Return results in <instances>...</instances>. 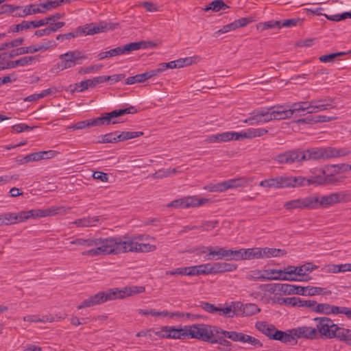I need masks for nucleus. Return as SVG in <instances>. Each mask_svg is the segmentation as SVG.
<instances>
[{
  "label": "nucleus",
  "instance_id": "obj_1",
  "mask_svg": "<svg viewBox=\"0 0 351 351\" xmlns=\"http://www.w3.org/2000/svg\"><path fill=\"white\" fill-rule=\"evenodd\" d=\"M119 27V24L117 23H107L106 21H99L98 23H91L84 26H79L75 32L59 34L56 36V40L61 41L71 40L82 34L93 35L108 30H113Z\"/></svg>",
  "mask_w": 351,
  "mask_h": 351
},
{
  "label": "nucleus",
  "instance_id": "obj_2",
  "mask_svg": "<svg viewBox=\"0 0 351 351\" xmlns=\"http://www.w3.org/2000/svg\"><path fill=\"white\" fill-rule=\"evenodd\" d=\"M106 255L119 254L126 252H136L138 241L135 238L126 235L121 237H106Z\"/></svg>",
  "mask_w": 351,
  "mask_h": 351
},
{
  "label": "nucleus",
  "instance_id": "obj_3",
  "mask_svg": "<svg viewBox=\"0 0 351 351\" xmlns=\"http://www.w3.org/2000/svg\"><path fill=\"white\" fill-rule=\"evenodd\" d=\"M106 238L102 237H95V238H77L74 240H72L70 243L71 245H76L80 246H83L86 247H91L88 250H86L82 252L83 256H97L99 255H106Z\"/></svg>",
  "mask_w": 351,
  "mask_h": 351
},
{
  "label": "nucleus",
  "instance_id": "obj_4",
  "mask_svg": "<svg viewBox=\"0 0 351 351\" xmlns=\"http://www.w3.org/2000/svg\"><path fill=\"white\" fill-rule=\"evenodd\" d=\"M313 199L317 200L315 209L319 208H327L335 204L346 202L351 200V195L345 191L339 193H332L328 195H324L321 197L313 196Z\"/></svg>",
  "mask_w": 351,
  "mask_h": 351
},
{
  "label": "nucleus",
  "instance_id": "obj_5",
  "mask_svg": "<svg viewBox=\"0 0 351 351\" xmlns=\"http://www.w3.org/2000/svg\"><path fill=\"white\" fill-rule=\"evenodd\" d=\"M145 288L143 286L125 287L123 288H112L106 291L107 301L122 300L133 295L145 292Z\"/></svg>",
  "mask_w": 351,
  "mask_h": 351
},
{
  "label": "nucleus",
  "instance_id": "obj_6",
  "mask_svg": "<svg viewBox=\"0 0 351 351\" xmlns=\"http://www.w3.org/2000/svg\"><path fill=\"white\" fill-rule=\"evenodd\" d=\"M188 326V336L205 342L212 343L215 337H213L212 326L204 324H195Z\"/></svg>",
  "mask_w": 351,
  "mask_h": 351
},
{
  "label": "nucleus",
  "instance_id": "obj_7",
  "mask_svg": "<svg viewBox=\"0 0 351 351\" xmlns=\"http://www.w3.org/2000/svg\"><path fill=\"white\" fill-rule=\"evenodd\" d=\"M314 320L317 322V336L319 335L322 338L332 339L335 338V330L337 329V325L334 324L333 321L327 317H315Z\"/></svg>",
  "mask_w": 351,
  "mask_h": 351
},
{
  "label": "nucleus",
  "instance_id": "obj_8",
  "mask_svg": "<svg viewBox=\"0 0 351 351\" xmlns=\"http://www.w3.org/2000/svg\"><path fill=\"white\" fill-rule=\"evenodd\" d=\"M61 63L59 66L61 71L72 68L76 64H81L82 60L87 57L78 50L70 51L60 56Z\"/></svg>",
  "mask_w": 351,
  "mask_h": 351
},
{
  "label": "nucleus",
  "instance_id": "obj_9",
  "mask_svg": "<svg viewBox=\"0 0 351 351\" xmlns=\"http://www.w3.org/2000/svg\"><path fill=\"white\" fill-rule=\"evenodd\" d=\"M316 203L317 200L313 199V196L308 195L287 201L284 204V208L287 210L293 209L315 210Z\"/></svg>",
  "mask_w": 351,
  "mask_h": 351
},
{
  "label": "nucleus",
  "instance_id": "obj_10",
  "mask_svg": "<svg viewBox=\"0 0 351 351\" xmlns=\"http://www.w3.org/2000/svg\"><path fill=\"white\" fill-rule=\"evenodd\" d=\"M301 162L306 160H328V147H313L304 150L300 149Z\"/></svg>",
  "mask_w": 351,
  "mask_h": 351
},
{
  "label": "nucleus",
  "instance_id": "obj_11",
  "mask_svg": "<svg viewBox=\"0 0 351 351\" xmlns=\"http://www.w3.org/2000/svg\"><path fill=\"white\" fill-rule=\"evenodd\" d=\"M296 268L298 278L283 276L282 277H285L286 279H280V280L307 282L311 279L308 273L316 269L317 266L311 263H307L302 266L296 267Z\"/></svg>",
  "mask_w": 351,
  "mask_h": 351
},
{
  "label": "nucleus",
  "instance_id": "obj_12",
  "mask_svg": "<svg viewBox=\"0 0 351 351\" xmlns=\"http://www.w3.org/2000/svg\"><path fill=\"white\" fill-rule=\"evenodd\" d=\"M271 287L269 291H278L285 295H303L304 293V287L290 285V284H282V283H276V284H271L269 285Z\"/></svg>",
  "mask_w": 351,
  "mask_h": 351
},
{
  "label": "nucleus",
  "instance_id": "obj_13",
  "mask_svg": "<svg viewBox=\"0 0 351 351\" xmlns=\"http://www.w3.org/2000/svg\"><path fill=\"white\" fill-rule=\"evenodd\" d=\"M279 164H293L300 162V149H293L278 154L274 158Z\"/></svg>",
  "mask_w": 351,
  "mask_h": 351
},
{
  "label": "nucleus",
  "instance_id": "obj_14",
  "mask_svg": "<svg viewBox=\"0 0 351 351\" xmlns=\"http://www.w3.org/2000/svg\"><path fill=\"white\" fill-rule=\"evenodd\" d=\"M155 46L152 42L139 41L130 43L127 45L118 47L119 53L120 55L129 54L132 51L138 50L140 49H147Z\"/></svg>",
  "mask_w": 351,
  "mask_h": 351
},
{
  "label": "nucleus",
  "instance_id": "obj_15",
  "mask_svg": "<svg viewBox=\"0 0 351 351\" xmlns=\"http://www.w3.org/2000/svg\"><path fill=\"white\" fill-rule=\"evenodd\" d=\"M101 78L99 76L93 77V79H88L84 81H82L78 83H75L73 85H71V92L72 93L77 92L81 93L89 88H94L97 84H101Z\"/></svg>",
  "mask_w": 351,
  "mask_h": 351
},
{
  "label": "nucleus",
  "instance_id": "obj_16",
  "mask_svg": "<svg viewBox=\"0 0 351 351\" xmlns=\"http://www.w3.org/2000/svg\"><path fill=\"white\" fill-rule=\"evenodd\" d=\"M208 250V253L205 256L206 260H222L228 261V249L220 246H208L204 247Z\"/></svg>",
  "mask_w": 351,
  "mask_h": 351
},
{
  "label": "nucleus",
  "instance_id": "obj_17",
  "mask_svg": "<svg viewBox=\"0 0 351 351\" xmlns=\"http://www.w3.org/2000/svg\"><path fill=\"white\" fill-rule=\"evenodd\" d=\"M106 302H107L106 292L100 291L84 300L80 304L77 306V308L82 309L84 308L101 304Z\"/></svg>",
  "mask_w": 351,
  "mask_h": 351
},
{
  "label": "nucleus",
  "instance_id": "obj_18",
  "mask_svg": "<svg viewBox=\"0 0 351 351\" xmlns=\"http://www.w3.org/2000/svg\"><path fill=\"white\" fill-rule=\"evenodd\" d=\"M294 333V328L285 331L278 330L274 335V340L280 341L285 344L295 345L298 341Z\"/></svg>",
  "mask_w": 351,
  "mask_h": 351
},
{
  "label": "nucleus",
  "instance_id": "obj_19",
  "mask_svg": "<svg viewBox=\"0 0 351 351\" xmlns=\"http://www.w3.org/2000/svg\"><path fill=\"white\" fill-rule=\"evenodd\" d=\"M294 335L298 339H317V331L315 328L301 326L294 328Z\"/></svg>",
  "mask_w": 351,
  "mask_h": 351
},
{
  "label": "nucleus",
  "instance_id": "obj_20",
  "mask_svg": "<svg viewBox=\"0 0 351 351\" xmlns=\"http://www.w3.org/2000/svg\"><path fill=\"white\" fill-rule=\"evenodd\" d=\"M199 276L198 265L175 268L165 271V276Z\"/></svg>",
  "mask_w": 351,
  "mask_h": 351
},
{
  "label": "nucleus",
  "instance_id": "obj_21",
  "mask_svg": "<svg viewBox=\"0 0 351 351\" xmlns=\"http://www.w3.org/2000/svg\"><path fill=\"white\" fill-rule=\"evenodd\" d=\"M259 186L267 189H284L285 188V176L265 179L259 183Z\"/></svg>",
  "mask_w": 351,
  "mask_h": 351
},
{
  "label": "nucleus",
  "instance_id": "obj_22",
  "mask_svg": "<svg viewBox=\"0 0 351 351\" xmlns=\"http://www.w3.org/2000/svg\"><path fill=\"white\" fill-rule=\"evenodd\" d=\"M113 118H117L114 110L104 113L102 116L93 119L94 126H100L103 125H111L121 123V121H112Z\"/></svg>",
  "mask_w": 351,
  "mask_h": 351
},
{
  "label": "nucleus",
  "instance_id": "obj_23",
  "mask_svg": "<svg viewBox=\"0 0 351 351\" xmlns=\"http://www.w3.org/2000/svg\"><path fill=\"white\" fill-rule=\"evenodd\" d=\"M274 120H282L292 117L290 108H287L286 106H276L270 107Z\"/></svg>",
  "mask_w": 351,
  "mask_h": 351
},
{
  "label": "nucleus",
  "instance_id": "obj_24",
  "mask_svg": "<svg viewBox=\"0 0 351 351\" xmlns=\"http://www.w3.org/2000/svg\"><path fill=\"white\" fill-rule=\"evenodd\" d=\"M255 328L261 333L268 337L271 339H274V335L278 329L271 324L266 322L258 321L255 324Z\"/></svg>",
  "mask_w": 351,
  "mask_h": 351
},
{
  "label": "nucleus",
  "instance_id": "obj_25",
  "mask_svg": "<svg viewBox=\"0 0 351 351\" xmlns=\"http://www.w3.org/2000/svg\"><path fill=\"white\" fill-rule=\"evenodd\" d=\"M267 275L263 274L261 270H254L251 271L246 274V278L249 280H280V279H286L285 277L278 276H269L268 274Z\"/></svg>",
  "mask_w": 351,
  "mask_h": 351
},
{
  "label": "nucleus",
  "instance_id": "obj_26",
  "mask_svg": "<svg viewBox=\"0 0 351 351\" xmlns=\"http://www.w3.org/2000/svg\"><path fill=\"white\" fill-rule=\"evenodd\" d=\"M237 265L226 262L213 263V274H223L237 270Z\"/></svg>",
  "mask_w": 351,
  "mask_h": 351
},
{
  "label": "nucleus",
  "instance_id": "obj_27",
  "mask_svg": "<svg viewBox=\"0 0 351 351\" xmlns=\"http://www.w3.org/2000/svg\"><path fill=\"white\" fill-rule=\"evenodd\" d=\"M58 46V44L54 40H49L47 42L41 43L37 45H31L29 47H25L26 53H34L38 51H47L51 49H55Z\"/></svg>",
  "mask_w": 351,
  "mask_h": 351
},
{
  "label": "nucleus",
  "instance_id": "obj_28",
  "mask_svg": "<svg viewBox=\"0 0 351 351\" xmlns=\"http://www.w3.org/2000/svg\"><path fill=\"white\" fill-rule=\"evenodd\" d=\"M241 308L238 312L239 316H252L261 311V309L258 307L256 304L247 303L243 304L240 302Z\"/></svg>",
  "mask_w": 351,
  "mask_h": 351
},
{
  "label": "nucleus",
  "instance_id": "obj_29",
  "mask_svg": "<svg viewBox=\"0 0 351 351\" xmlns=\"http://www.w3.org/2000/svg\"><path fill=\"white\" fill-rule=\"evenodd\" d=\"M306 186V177L285 176V188H299Z\"/></svg>",
  "mask_w": 351,
  "mask_h": 351
},
{
  "label": "nucleus",
  "instance_id": "obj_30",
  "mask_svg": "<svg viewBox=\"0 0 351 351\" xmlns=\"http://www.w3.org/2000/svg\"><path fill=\"white\" fill-rule=\"evenodd\" d=\"M252 180V178H248L246 177H239L234 179H230L226 181H224L226 189H235L239 187H245Z\"/></svg>",
  "mask_w": 351,
  "mask_h": 351
},
{
  "label": "nucleus",
  "instance_id": "obj_31",
  "mask_svg": "<svg viewBox=\"0 0 351 351\" xmlns=\"http://www.w3.org/2000/svg\"><path fill=\"white\" fill-rule=\"evenodd\" d=\"M70 208H65L64 206L51 207L47 209H39V214L40 217H45L48 216H53L58 214H66Z\"/></svg>",
  "mask_w": 351,
  "mask_h": 351
},
{
  "label": "nucleus",
  "instance_id": "obj_32",
  "mask_svg": "<svg viewBox=\"0 0 351 351\" xmlns=\"http://www.w3.org/2000/svg\"><path fill=\"white\" fill-rule=\"evenodd\" d=\"M241 308L240 302H232L229 306L221 307L220 306L219 315L225 316L226 317H233L234 316H239L238 312Z\"/></svg>",
  "mask_w": 351,
  "mask_h": 351
},
{
  "label": "nucleus",
  "instance_id": "obj_33",
  "mask_svg": "<svg viewBox=\"0 0 351 351\" xmlns=\"http://www.w3.org/2000/svg\"><path fill=\"white\" fill-rule=\"evenodd\" d=\"M261 258H269L271 257H280L286 254V251L281 249L260 247Z\"/></svg>",
  "mask_w": 351,
  "mask_h": 351
},
{
  "label": "nucleus",
  "instance_id": "obj_34",
  "mask_svg": "<svg viewBox=\"0 0 351 351\" xmlns=\"http://www.w3.org/2000/svg\"><path fill=\"white\" fill-rule=\"evenodd\" d=\"M99 220L100 217L98 216L87 217L77 219L71 223L75 224L77 227H92L97 226V223L99 222Z\"/></svg>",
  "mask_w": 351,
  "mask_h": 351
},
{
  "label": "nucleus",
  "instance_id": "obj_35",
  "mask_svg": "<svg viewBox=\"0 0 351 351\" xmlns=\"http://www.w3.org/2000/svg\"><path fill=\"white\" fill-rule=\"evenodd\" d=\"M308 106H310V101H300L292 104L290 106L291 111H292V117L303 115L304 114L300 112L307 110V109H308Z\"/></svg>",
  "mask_w": 351,
  "mask_h": 351
},
{
  "label": "nucleus",
  "instance_id": "obj_36",
  "mask_svg": "<svg viewBox=\"0 0 351 351\" xmlns=\"http://www.w3.org/2000/svg\"><path fill=\"white\" fill-rule=\"evenodd\" d=\"M268 132V130L264 128H250L245 132H241V139L252 138L261 136Z\"/></svg>",
  "mask_w": 351,
  "mask_h": 351
},
{
  "label": "nucleus",
  "instance_id": "obj_37",
  "mask_svg": "<svg viewBox=\"0 0 351 351\" xmlns=\"http://www.w3.org/2000/svg\"><path fill=\"white\" fill-rule=\"evenodd\" d=\"M36 58V56H25L16 60L9 61L6 63V67L11 69L31 64Z\"/></svg>",
  "mask_w": 351,
  "mask_h": 351
},
{
  "label": "nucleus",
  "instance_id": "obj_38",
  "mask_svg": "<svg viewBox=\"0 0 351 351\" xmlns=\"http://www.w3.org/2000/svg\"><path fill=\"white\" fill-rule=\"evenodd\" d=\"M230 7L226 5L222 0H214L210 2L208 5L202 8L204 12H208L212 10L214 12H217L221 10H225Z\"/></svg>",
  "mask_w": 351,
  "mask_h": 351
},
{
  "label": "nucleus",
  "instance_id": "obj_39",
  "mask_svg": "<svg viewBox=\"0 0 351 351\" xmlns=\"http://www.w3.org/2000/svg\"><path fill=\"white\" fill-rule=\"evenodd\" d=\"M321 173L324 175V185H338L343 182L346 178L344 176H335L333 174H326V171L324 169H321Z\"/></svg>",
  "mask_w": 351,
  "mask_h": 351
},
{
  "label": "nucleus",
  "instance_id": "obj_40",
  "mask_svg": "<svg viewBox=\"0 0 351 351\" xmlns=\"http://www.w3.org/2000/svg\"><path fill=\"white\" fill-rule=\"evenodd\" d=\"M335 338L338 339L339 341H343L348 344H351V330L341 328L337 326V329L335 330Z\"/></svg>",
  "mask_w": 351,
  "mask_h": 351
},
{
  "label": "nucleus",
  "instance_id": "obj_41",
  "mask_svg": "<svg viewBox=\"0 0 351 351\" xmlns=\"http://www.w3.org/2000/svg\"><path fill=\"white\" fill-rule=\"evenodd\" d=\"M304 293L303 295L313 296L316 295H330L331 291L326 290L325 288L307 286L304 287Z\"/></svg>",
  "mask_w": 351,
  "mask_h": 351
},
{
  "label": "nucleus",
  "instance_id": "obj_42",
  "mask_svg": "<svg viewBox=\"0 0 351 351\" xmlns=\"http://www.w3.org/2000/svg\"><path fill=\"white\" fill-rule=\"evenodd\" d=\"M186 208L190 207H197L209 201L206 198H197L196 196H189L184 197Z\"/></svg>",
  "mask_w": 351,
  "mask_h": 351
},
{
  "label": "nucleus",
  "instance_id": "obj_43",
  "mask_svg": "<svg viewBox=\"0 0 351 351\" xmlns=\"http://www.w3.org/2000/svg\"><path fill=\"white\" fill-rule=\"evenodd\" d=\"M297 268L295 266H288L287 267L285 268L283 270H277V269H267V270H265L264 272L265 274H278V276H288L287 275H292V274H295L297 276Z\"/></svg>",
  "mask_w": 351,
  "mask_h": 351
},
{
  "label": "nucleus",
  "instance_id": "obj_44",
  "mask_svg": "<svg viewBox=\"0 0 351 351\" xmlns=\"http://www.w3.org/2000/svg\"><path fill=\"white\" fill-rule=\"evenodd\" d=\"M328 159L346 156L350 154V150L347 148H336L328 147Z\"/></svg>",
  "mask_w": 351,
  "mask_h": 351
},
{
  "label": "nucleus",
  "instance_id": "obj_45",
  "mask_svg": "<svg viewBox=\"0 0 351 351\" xmlns=\"http://www.w3.org/2000/svg\"><path fill=\"white\" fill-rule=\"evenodd\" d=\"M168 335L170 339H184L188 337V326L179 329L170 326V332Z\"/></svg>",
  "mask_w": 351,
  "mask_h": 351
},
{
  "label": "nucleus",
  "instance_id": "obj_46",
  "mask_svg": "<svg viewBox=\"0 0 351 351\" xmlns=\"http://www.w3.org/2000/svg\"><path fill=\"white\" fill-rule=\"evenodd\" d=\"M64 318V317H60L58 319H55L53 317H49L47 315L43 316L42 318H40L38 315H31L24 317L23 320L29 322H52Z\"/></svg>",
  "mask_w": 351,
  "mask_h": 351
},
{
  "label": "nucleus",
  "instance_id": "obj_47",
  "mask_svg": "<svg viewBox=\"0 0 351 351\" xmlns=\"http://www.w3.org/2000/svg\"><path fill=\"white\" fill-rule=\"evenodd\" d=\"M214 343H219V345H221L222 347H219L218 348V350H220V351H231L232 350V343L224 339L223 337H215L213 339V341H212V344H214Z\"/></svg>",
  "mask_w": 351,
  "mask_h": 351
},
{
  "label": "nucleus",
  "instance_id": "obj_48",
  "mask_svg": "<svg viewBox=\"0 0 351 351\" xmlns=\"http://www.w3.org/2000/svg\"><path fill=\"white\" fill-rule=\"evenodd\" d=\"M244 258L245 260H252V259H260L261 258V252L260 247H252V248H244Z\"/></svg>",
  "mask_w": 351,
  "mask_h": 351
},
{
  "label": "nucleus",
  "instance_id": "obj_49",
  "mask_svg": "<svg viewBox=\"0 0 351 351\" xmlns=\"http://www.w3.org/2000/svg\"><path fill=\"white\" fill-rule=\"evenodd\" d=\"M143 135V132H122L120 134H118V136L117 138H118L119 142L125 141L129 139L139 137Z\"/></svg>",
  "mask_w": 351,
  "mask_h": 351
},
{
  "label": "nucleus",
  "instance_id": "obj_50",
  "mask_svg": "<svg viewBox=\"0 0 351 351\" xmlns=\"http://www.w3.org/2000/svg\"><path fill=\"white\" fill-rule=\"evenodd\" d=\"M221 143L228 142L232 140H241L239 132H226L219 134Z\"/></svg>",
  "mask_w": 351,
  "mask_h": 351
},
{
  "label": "nucleus",
  "instance_id": "obj_51",
  "mask_svg": "<svg viewBox=\"0 0 351 351\" xmlns=\"http://www.w3.org/2000/svg\"><path fill=\"white\" fill-rule=\"evenodd\" d=\"M278 302L280 304H285L289 307H298L300 302V298L291 297V298H278Z\"/></svg>",
  "mask_w": 351,
  "mask_h": 351
},
{
  "label": "nucleus",
  "instance_id": "obj_52",
  "mask_svg": "<svg viewBox=\"0 0 351 351\" xmlns=\"http://www.w3.org/2000/svg\"><path fill=\"white\" fill-rule=\"evenodd\" d=\"M306 186H322L324 185V175L306 177Z\"/></svg>",
  "mask_w": 351,
  "mask_h": 351
},
{
  "label": "nucleus",
  "instance_id": "obj_53",
  "mask_svg": "<svg viewBox=\"0 0 351 351\" xmlns=\"http://www.w3.org/2000/svg\"><path fill=\"white\" fill-rule=\"evenodd\" d=\"M225 182H221L217 184H209L204 186V189L209 192H224L226 191Z\"/></svg>",
  "mask_w": 351,
  "mask_h": 351
},
{
  "label": "nucleus",
  "instance_id": "obj_54",
  "mask_svg": "<svg viewBox=\"0 0 351 351\" xmlns=\"http://www.w3.org/2000/svg\"><path fill=\"white\" fill-rule=\"evenodd\" d=\"M263 117L261 115V110H257L252 113V115L244 121V123H247L251 125L263 123Z\"/></svg>",
  "mask_w": 351,
  "mask_h": 351
},
{
  "label": "nucleus",
  "instance_id": "obj_55",
  "mask_svg": "<svg viewBox=\"0 0 351 351\" xmlns=\"http://www.w3.org/2000/svg\"><path fill=\"white\" fill-rule=\"evenodd\" d=\"M257 29L261 30L280 29V21H269L264 23H260L257 25Z\"/></svg>",
  "mask_w": 351,
  "mask_h": 351
},
{
  "label": "nucleus",
  "instance_id": "obj_56",
  "mask_svg": "<svg viewBox=\"0 0 351 351\" xmlns=\"http://www.w3.org/2000/svg\"><path fill=\"white\" fill-rule=\"evenodd\" d=\"M25 11L27 16L38 13H45L42 10L41 4H29L25 6Z\"/></svg>",
  "mask_w": 351,
  "mask_h": 351
},
{
  "label": "nucleus",
  "instance_id": "obj_57",
  "mask_svg": "<svg viewBox=\"0 0 351 351\" xmlns=\"http://www.w3.org/2000/svg\"><path fill=\"white\" fill-rule=\"evenodd\" d=\"M5 217H6V222L8 225L14 224L17 222L24 221L23 219L21 218V212L17 213H4Z\"/></svg>",
  "mask_w": 351,
  "mask_h": 351
},
{
  "label": "nucleus",
  "instance_id": "obj_58",
  "mask_svg": "<svg viewBox=\"0 0 351 351\" xmlns=\"http://www.w3.org/2000/svg\"><path fill=\"white\" fill-rule=\"evenodd\" d=\"M93 126H94V124L93 123V119H87V120L79 121V122L73 124V125L69 126V129H71L73 130H82L86 128H90V127H93Z\"/></svg>",
  "mask_w": 351,
  "mask_h": 351
},
{
  "label": "nucleus",
  "instance_id": "obj_59",
  "mask_svg": "<svg viewBox=\"0 0 351 351\" xmlns=\"http://www.w3.org/2000/svg\"><path fill=\"white\" fill-rule=\"evenodd\" d=\"M200 306L206 312L212 314L219 315L220 314V306H216L209 302H202Z\"/></svg>",
  "mask_w": 351,
  "mask_h": 351
},
{
  "label": "nucleus",
  "instance_id": "obj_60",
  "mask_svg": "<svg viewBox=\"0 0 351 351\" xmlns=\"http://www.w3.org/2000/svg\"><path fill=\"white\" fill-rule=\"evenodd\" d=\"M118 132H110L101 136V140L99 141L102 143H118Z\"/></svg>",
  "mask_w": 351,
  "mask_h": 351
},
{
  "label": "nucleus",
  "instance_id": "obj_61",
  "mask_svg": "<svg viewBox=\"0 0 351 351\" xmlns=\"http://www.w3.org/2000/svg\"><path fill=\"white\" fill-rule=\"evenodd\" d=\"M243 343H247L257 348H262L263 346V343L259 339L246 334H245Z\"/></svg>",
  "mask_w": 351,
  "mask_h": 351
},
{
  "label": "nucleus",
  "instance_id": "obj_62",
  "mask_svg": "<svg viewBox=\"0 0 351 351\" xmlns=\"http://www.w3.org/2000/svg\"><path fill=\"white\" fill-rule=\"evenodd\" d=\"M198 271L199 276L213 274V263L198 265Z\"/></svg>",
  "mask_w": 351,
  "mask_h": 351
},
{
  "label": "nucleus",
  "instance_id": "obj_63",
  "mask_svg": "<svg viewBox=\"0 0 351 351\" xmlns=\"http://www.w3.org/2000/svg\"><path fill=\"white\" fill-rule=\"evenodd\" d=\"M40 4L42 10H45V13L60 5V0H47Z\"/></svg>",
  "mask_w": 351,
  "mask_h": 351
},
{
  "label": "nucleus",
  "instance_id": "obj_64",
  "mask_svg": "<svg viewBox=\"0 0 351 351\" xmlns=\"http://www.w3.org/2000/svg\"><path fill=\"white\" fill-rule=\"evenodd\" d=\"M333 168L335 173H339L341 172H346L351 170V165L349 164H337V165H331L328 166V169Z\"/></svg>",
  "mask_w": 351,
  "mask_h": 351
}]
</instances>
